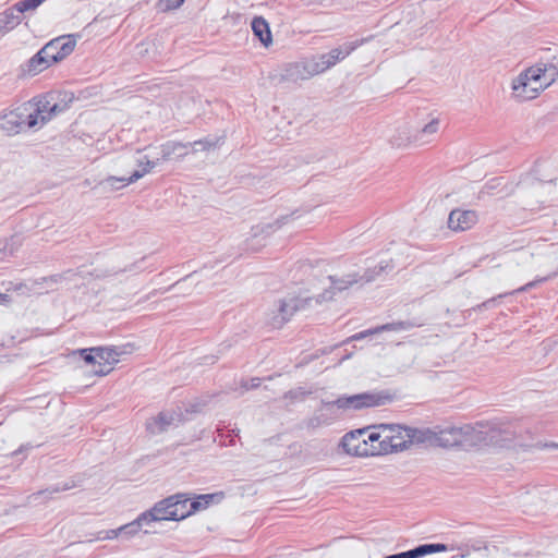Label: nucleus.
<instances>
[{"label":"nucleus","mask_w":558,"mask_h":558,"mask_svg":"<svg viewBox=\"0 0 558 558\" xmlns=\"http://www.w3.org/2000/svg\"><path fill=\"white\" fill-rule=\"evenodd\" d=\"M366 429H356L347 433L341 439L343 450L351 456L367 457L372 453V448L368 447L365 438Z\"/></svg>","instance_id":"9d476101"},{"label":"nucleus","mask_w":558,"mask_h":558,"mask_svg":"<svg viewBox=\"0 0 558 558\" xmlns=\"http://www.w3.org/2000/svg\"><path fill=\"white\" fill-rule=\"evenodd\" d=\"M183 2L184 0H159V8L162 11L174 10L181 7Z\"/></svg>","instance_id":"e433bc0d"},{"label":"nucleus","mask_w":558,"mask_h":558,"mask_svg":"<svg viewBox=\"0 0 558 558\" xmlns=\"http://www.w3.org/2000/svg\"><path fill=\"white\" fill-rule=\"evenodd\" d=\"M502 180H504L502 178H494L490 181H488L484 186L486 193L493 194V190H495L497 186H499L501 184Z\"/></svg>","instance_id":"58836bf2"},{"label":"nucleus","mask_w":558,"mask_h":558,"mask_svg":"<svg viewBox=\"0 0 558 558\" xmlns=\"http://www.w3.org/2000/svg\"><path fill=\"white\" fill-rule=\"evenodd\" d=\"M223 498H225V493L218 492V493H214V494L199 495L195 498V500H199L202 502L201 509H205L213 504H219Z\"/></svg>","instance_id":"7c9ffc66"},{"label":"nucleus","mask_w":558,"mask_h":558,"mask_svg":"<svg viewBox=\"0 0 558 558\" xmlns=\"http://www.w3.org/2000/svg\"><path fill=\"white\" fill-rule=\"evenodd\" d=\"M52 64L53 63L51 62V60H49V58L43 53V48H41L36 54H34L27 61L23 71L25 73H27L28 75H36Z\"/></svg>","instance_id":"5701e85b"},{"label":"nucleus","mask_w":558,"mask_h":558,"mask_svg":"<svg viewBox=\"0 0 558 558\" xmlns=\"http://www.w3.org/2000/svg\"><path fill=\"white\" fill-rule=\"evenodd\" d=\"M294 392L291 390L287 393V396H292Z\"/></svg>","instance_id":"09e8293b"},{"label":"nucleus","mask_w":558,"mask_h":558,"mask_svg":"<svg viewBox=\"0 0 558 558\" xmlns=\"http://www.w3.org/2000/svg\"><path fill=\"white\" fill-rule=\"evenodd\" d=\"M423 326V323L416 322V320H399V322H392L388 324H384L380 326H377L375 328H371L367 330L360 331L353 336H351L348 341H357L362 340L371 335H377L383 331H403V330H410L415 327Z\"/></svg>","instance_id":"2eb2a0df"},{"label":"nucleus","mask_w":558,"mask_h":558,"mask_svg":"<svg viewBox=\"0 0 558 558\" xmlns=\"http://www.w3.org/2000/svg\"><path fill=\"white\" fill-rule=\"evenodd\" d=\"M260 379L259 378H252L250 381H242V387L244 390L255 389L259 387Z\"/></svg>","instance_id":"a19ab883"},{"label":"nucleus","mask_w":558,"mask_h":558,"mask_svg":"<svg viewBox=\"0 0 558 558\" xmlns=\"http://www.w3.org/2000/svg\"><path fill=\"white\" fill-rule=\"evenodd\" d=\"M558 74L556 68L542 69L532 66L520 73L512 81L513 97L519 101H526L537 97L541 90L545 89Z\"/></svg>","instance_id":"f03ea898"},{"label":"nucleus","mask_w":558,"mask_h":558,"mask_svg":"<svg viewBox=\"0 0 558 558\" xmlns=\"http://www.w3.org/2000/svg\"><path fill=\"white\" fill-rule=\"evenodd\" d=\"M477 221L474 210L453 209L448 217V227L453 231H465L471 229Z\"/></svg>","instance_id":"a211bd4d"},{"label":"nucleus","mask_w":558,"mask_h":558,"mask_svg":"<svg viewBox=\"0 0 558 558\" xmlns=\"http://www.w3.org/2000/svg\"><path fill=\"white\" fill-rule=\"evenodd\" d=\"M78 352L83 360L93 366V369L97 367L96 348L81 349Z\"/></svg>","instance_id":"f704fd0d"},{"label":"nucleus","mask_w":558,"mask_h":558,"mask_svg":"<svg viewBox=\"0 0 558 558\" xmlns=\"http://www.w3.org/2000/svg\"><path fill=\"white\" fill-rule=\"evenodd\" d=\"M138 525H140V518H136L133 520L132 523L120 526L119 529L99 532L97 538L98 539H113L122 533L133 534V533H135L134 527L138 526Z\"/></svg>","instance_id":"c85d7f7f"},{"label":"nucleus","mask_w":558,"mask_h":558,"mask_svg":"<svg viewBox=\"0 0 558 558\" xmlns=\"http://www.w3.org/2000/svg\"><path fill=\"white\" fill-rule=\"evenodd\" d=\"M146 110H145V113L146 116L151 119V125L155 123V122H158L161 118V112H162V108L159 104H155V102H147L146 104Z\"/></svg>","instance_id":"72a5a7b5"},{"label":"nucleus","mask_w":558,"mask_h":558,"mask_svg":"<svg viewBox=\"0 0 558 558\" xmlns=\"http://www.w3.org/2000/svg\"><path fill=\"white\" fill-rule=\"evenodd\" d=\"M45 0H20L15 4V10L22 16L23 13L35 11Z\"/></svg>","instance_id":"2f4dec72"},{"label":"nucleus","mask_w":558,"mask_h":558,"mask_svg":"<svg viewBox=\"0 0 558 558\" xmlns=\"http://www.w3.org/2000/svg\"><path fill=\"white\" fill-rule=\"evenodd\" d=\"M312 301V298L302 299L299 296H289L279 300L276 312L270 318V325L274 328H281L291 317Z\"/></svg>","instance_id":"39448f33"},{"label":"nucleus","mask_w":558,"mask_h":558,"mask_svg":"<svg viewBox=\"0 0 558 558\" xmlns=\"http://www.w3.org/2000/svg\"><path fill=\"white\" fill-rule=\"evenodd\" d=\"M22 22V16L15 10V7L7 9L5 11L0 13V35H4L5 33L15 28Z\"/></svg>","instance_id":"b1692460"},{"label":"nucleus","mask_w":558,"mask_h":558,"mask_svg":"<svg viewBox=\"0 0 558 558\" xmlns=\"http://www.w3.org/2000/svg\"><path fill=\"white\" fill-rule=\"evenodd\" d=\"M187 278H189V276H187V277H185V278L183 279V281H185ZM181 282H182V280L177 281V283L174 284V287L179 286Z\"/></svg>","instance_id":"de8ad7c7"},{"label":"nucleus","mask_w":558,"mask_h":558,"mask_svg":"<svg viewBox=\"0 0 558 558\" xmlns=\"http://www.w3.org/2000/svg\"><path fill=\"white\" fill-rule=\"evenodd\" d=\"M329 279L331 281V289L338 291L348 289L351 284L357 282L359 280L356 274H349L341 278H338L336 276H329Z\"/></svg>","instance_id":"c756f323"},{"label":"nucleus","mask_w":558,"mask_h":558,"mask_svg":"<svg viewBox=\"0 0 558 558\" xmlns=\"http://www.w3.org/2000/svg\"><path fill=\"white\" fill-rule=\"evenodd\" d=\"M384 427H387V424H381L378 426H375L373 432L367 434V444L368 447L372 448L371 456H379L384 454V452L378 451V447H385L386 439L383 437L384 435Z\"/></svg>","instance_id":"bb28decb"},{"label":"nucleus","mask_w":558,"mask_h":558,"mask_svg":"<svg viewBox=\"0 0 558 558\" xmlns=\"http://www.w3.org/2000/svg\"><path fill=\"white\" fill-rule=\"evenodd\" d=\"M68 107L69 104L62 98L61 93L49 92L14 107V118H17L21 132L37 131Z\"/></svg>","instance_id":"f257e3e1"},{"label":"nucleus","mask_w":558,"mask_h":558,"mask_svg":"<svg viewBox=\"0 0 558 558\" xmlns=\"http://www.w3.org/2000/svg\"><path fill=\"white\" fill-rule=\"evenodd\" d=\"M363 41L364 40L345 41L342 45L332 48L326 53L314 56L312 58L314 62L312 70L318 74L326 72L340 61L344 60L348 56H350L359 46L363 44Z\"/></svg>","instance_id":"20e7f679"},{"label":"nucleus","mask_w":558,"mask_h":558,"mask_svg":"<svg viewBox=\"0 0 558 558\" xmlns=\"http://www.w3.org/2000/svg\"><path fill=\"white\" fill-rule=\"evenodd\" d=\"M333 298V291L332 290H326L323 294L318 296L316 300L317 303H320L322 301H328Z\"/></svg>","instance_id":"79ce46f5"},{"label":"nucleus","mask_w":558,"mask_h":558,"mask_svg":"<svg viewBox=\"0 0 558 558\" xmlns=\"http://www.w3.org/2000/svg\"><path fill=\"white\" fill-rule=\"evenodd\" d=\"M558 276V269L551 274H549L548 276H545V277H539V278H536L535 280L533 281H530L527 282L526 284L513 290L512 292H507V293H502V294H499L498 296L496 298H492L481 304H478L476 306L477 310H483V308H487L488 306H490L497 299H501V298H505L507 295H510V294H515V293H521V292H526L533 288H535L537 284L542 283V282H546L555 277Z\"/></svg>","instance_id":"4be33fe9"},{"label":"nucleus","mask_w":558,"mask_h":558,"mask_svg":"<svg viewBox=\"0 0 558 558\" xmlns=\"http://www.w3.org/2000/svg\"><path fill=\"white\" fill-rule=\"evenodd\" d=\"M471 430L472 428L470 426L435 427V447L450 448L460 446L466 440V436L470 435Z\"/></svg>","instance_id":"1a4fd4ad"},{"label":"nucleus","mask_w":558,"mask_h":558,"mask_svg":"<svg viewBox=\"0 0 558 558\" xmlns=\"http://www.w3.org/2000/svg\"><path fill=\"white\" fill-rule=\"evenodd\" d=\"M252 31L254 35L260 40L262 44L268 46L272 38L268 23L262 16H256L252 21Z\"/></svg>","instance_id":"a878e982"},{"label":"nucleus","mask_w":558,"mask_h":558,"mask_svg":"<svg viewBox=\"0 0 558 558\" xmlns=\"http://www.w3.org/2000/svg\"><path fill=\"white\" fill-rule=\"evenodd\" d=\"M407 441L412 446L435 447V428H408Z\"/></svg>","instance_id":"aec40b11"},{"label":"nucleus","mask_w":558,"mask_h":558,"mask_svg":"<svg viewBox=\"0 0 558 558\" xmlns=\"http://www.w3.org/2000/svg\"><path fill=\"white\" fill-rule=\"evenodd\" d=\"M76 46V39L73 35L60 36L43 47V53L46 54L52 63L62 61L70 56Z\"/></svg>","instance_id":"6e6552de"},{"label":"nucleus","mask_w":558,"mask_h":558,"mask_svg":"<svg viewBox=\"0 0 558 558\" xmlns=\"http://www.w3.org/2000/svg\"><path fill=\"white\" fill-rule=\"evenodd\" d=\"M384 558H409V556H408V551H402V553L386 556Z\"/></svg>","instance_id":"c03bdc74"},{"label":"nucleus","mask_w":558,"mask_h":558,"mask_svg":"<svg viewBox=\"0 0 558 558\" xmlns=\"http://www.w3.org/2000/svg\"><path fill=\"white\" fill-rule=\"evenodd\" d=\"M174 497H167L145 512H142V524L149 525L150 523L161 522V521H175V517L173 515V500Z\"/></svg>","instance_id":"ddd939ff"},{"label":"nucleus","mask_w":558,"mask_h":558,"mask_svg":"<svg viewBox=\"0 0 558 558\" xmlns=\"http://www.w3.org/2000/svg\"><path fill=\"white\" fill-rule=\"evenodd\" d=\"M490 432L498 434L502 440H510L519 434L517 426H513L512 423L509 422H492Z\"/></svg>","instance_id":"cd10ccee"},{"label":"nucleus","mask_w":558,"mask_h":558,"mask_svg":"<svg viewBox=\"0 0 558 558\" xmlns=\"http://www.w3.org/2000/svg\"><path fill=\"white\" fill-rule=\"evenodd\" d=\"M312 65H314L312 58L303 62L289 64L282 73V80L292 83L308 80L318 74L312 70Z\"/></svg>","instance_id":"dca6fc26"},{"label":"nucleus","mask_w":558,"mask_h":558,"mask_svg":"<svg viewBox=\"0 0 558 558\" xmlns=\"http://www.w3.org/2000/svg\"><path fill=\"white\" fill-rule=\"evenodd\" d=\"M185 421L184 414L181 410H167L161 411L157 416L146 422V432L150 435H158L169 430L171 427H177Z\"/></svg>","instance_id":"0eeeda50"},{"label":"nucleus","mask_w":558,"mask_h":558,"mask_svg":"<svg viewBox=\"0 0 558 558\" xmlns=\"http://www.w3.org/2000/svg\"><path fill=\"white\" fill-rule=\"evenodd\" d=\"M407 426L390 424L384 427L383 437L386 439L385 447H378V451L384 454L391 452H399L410 448L409 441H407L408 435Z\"/></svg>","instance_id":"423d86ee"},{"label":"nucleus","mask_w":558,"mask_h":558,"mask_svg":"<svg viewBox=\"0 0 558 558\" xmlns=\"http://www.w3.org/2000/svg\"><path fill=\"white\" fill-rule=\"evenodd\" d=\"M171 497H174L172 504L175 521L183 520L202 508V502L199 500H192L186 494L179 493Z\"/></svg>","instance_id":"f3484780"},{"label":"nucleus","mask_w":558,"mask_h":558,"mask_svg":"<svg viewBox=\"0 0 558 558\" xmlns=\"http://www.w3.org/2000/svg\"><path fill=\"white\" fill-rule=\"evenodd\" d=\"M416 548L418 549L420 555L422 557H424L426 555H432V554H436V553L446 551L448 549L447 545L446 544H441V543L422 544V545L416 546Z\"/></svg>","instance_id":"473e14b6"},{"label":"nucleus","mask_w":558,"mask_h":558,"mask_svg":"<svg viewBox=\"0 0 558 558\" xmlns=\"http://www.w3.org/2000/svg\"><path fill=\"white\" fill-rule=\"evenodd\" d=\"M199 411L198 404H191L190 408L186 409V412L196 413Z\"/></svg>","instance_id":"a18cd8bd"},{"label":"nucleus","mask_w":558,"mask_h":558,"mask_svg":"<svg viewBox=\"0 0 558 558\" xmlns=\"http://www.w3.org/2000/svg\"><path fill=\"white\" fill-rule=\"evenodd\" d=\"M392 401V397L385 391H367L352 396H340L333 403L339 409L341 415L350 411H360L363 409L385 405Z\"/></svg>","instance_id":"7ed1b4c3"},{"label":"nucleus","mask_w":558,"mask_h":558,"mask_svg":"<svg viewBox=\"0 0 558 558\" xmlns=\"http://www.w3.org/2000/svg\"><path fill=\"white\" fill-rule=\"evenodd\" d=\"M439 130V120L437 118L429 121L425 124L421 130L416 131L414 134L405 133V137L393 136L391 138V144L393 146H403L410 143H414L417 145L426 144L430 141V137L434 136Z\"/></svg>","instance_id":"f8f14e48"},{"label":"nucleus","mask_w":558,"mask_h":558,"mask_svg":"<svg viewBox=\"0 0 558 558\" xmlns=\"http://www.w3.org/2000/svg\"><path fill=\"white\" fill-rule=\"evenodd\" d=\"M73 485H70V484H64L62 486L60 485H54L50 488H47L45 490H40L37 493L38 496H51L52 494H57V493H61V492H64V490H68L70 488H72Z\"/></svg>","instance_id":"c9c22d12"},{"label":"nucleus","mask_w":558,"mask_h":558,"mask_svg":"<svg viewBox=\"0 0 558 558\" xmlns=\"http://www.w3.org/2000/svg\"><path fill=\"white\" fill-rule=\"evenodd\" d=\"M15 244H16V241H15L14 238H12L10 241L4 243V245H3V250H4L3 257H5L8 255H13L14 250H15Z\"/></svg>","instance_id":"ea45409f"},{"label":"nucleus","mask_w":558,"mask_h":558,"mask_svg":"<svg viewBox=\"0 0 558 558\" xmlns=\"http://www.w3.org/2000/svg\"><path fill=\"white\" fill-rule=\"evenodd\" d=\"M341 413L332 401L322 400V407L318 408L314 414L307 420L306 426L308 428H318L320 426H328L338 421Z\"/></svg>","instance_id":"9b49d317"},{"label":"nucleus","mask_w":558,"mask_h":558,"mask_svg":"<svg viewBox=\"0 0 558 558\" xmlns=\"http://www.w3.org/2000/svg\"><path fill=\"white\" fill-rule=\"evenodd\" d=\"M14 108L4 109L0 112V130L8 135H15L21 133L17 118H14Z\"/></svg>","instance_id":"393cba45"},{"label":"nucleus","mask_w":558,"mask_h":558,"mask_svg":"<svg viewBox=\"0 0 558 558\" xmlns=\"http://www.w3.org/2000/svg\"><path fill=\"white\" fill-rule=\"evenodd\" d=\"M118 354L110 348H96L97 367L94 368V374L105 376L112 371L113 364L118 362Z\"/></svg>","instance_id":"6ab92c4d"},{"label":"nucleus","mask_w":558,"mask_h":558,"mask_svg":"<svg viewBox=\"0 0 558 558\" xmlns=\"http://www.w3.org/2000/svg\"><path fill=\"white\" fill-rule=\"evenodd\" d=\"M140 179V170H133L129 175H110L99 182L104 191H113L128 186Z\"/></svg>","instance_id":"412c9836"},{"label":"nucleus","mask_w":558,"mask_h":558,"mask_svg":"<svg viewBox=\"0 0 558 558\" xmlns=\"http://www.w3.org/2000/svg\"><path fill=\"white\" fill-rule=\"evenodd\" d=\"M190 144H182L179 142H167L161 146V160H168L171 158H180L187 154V147ZM148 155H145L146 159L145 166L142 167V177L145 173L151 171L155 168L160 158H156V160H150Z\"/></svg>","instance_id":"4468645a"},{"label":"nucleus","mask_w":558,"mask_h":558,"mask_svg":"<svg viewBox=\"0 0 558 558\" xmlns=\"http://www.w3.org/2000/svg\"><path fill=\"white\" fill-rule=\"evenodd\" d=\"M218 143V140L216 142H213V141H209L207 138L205 140H199V141H196L194 142V146H195V149L196 150H207L211 147H215Z\"/></svg>","instance_id":"4c0bfd02"},{"label":"nucleus","mask_w":558,"mask_h":558,"mask_svg":"<svg viewBox=\"0 0 558 558\" xmlns=\"http://www.w3.org/2000/svg\"><path fill=\"white\" fill-rule=\"evenodd\" d=\"M4 299V295L3 294H0V301Z\"/></svg>","instance_id":"8fccbe9b"},{"label":"nucleus","mask_w":558,"mask_h":558,"mask_svg":"<svg viewBox=\"0 0 558 558\" xmlns=\"http://www.w3.org/2000/svg\"><path fill=\"white\" fill-rule=\"evenodd\" d=\"M408 551V556L409 558H421L422 556L420 555V551L416 547L410 549V550H407Z\"/></svg>","instance_id":"37998d69"},{"label":"nucleus","mask_w":558,"mask_h":558,"mask_svg":"<svg viewBox=\"0 0 558 558\" xmlns=\"http://www.w3.org/2000/svg\"><path fill=\"white\" fill-rule=\"evenodd\" d=\"M287 220H288V216L278 219L277 223H279V227H280L281 225L286 223Z\"/></svg>","instance_id":"49530a36"}]
</instances>
